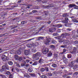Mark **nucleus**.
I'll use <instances>...</instances> for the list:
<instances>
[{"mask_svg":"<svg viewBox=\"0 0 78 78\" xmlns=\"http://www.w3.org/2000/svg\"><path fill=\"white\" fill-rule=\"evenodd\" d=\"M48 75L49 76H51L52 75V74L51 73H48Z\"/></svg>","mask_w":78,"mask_h":78,"instance_id":"46","label":"nucleus"},{"mask_svg":"<svg viewBox=\"0 0 78 78\" xmlns=\"http://www.w3.org/2000/svg\"><path fill=\"white\" fill-rule=\"evenodd\" d=\"M54 57H55V58H58V55L56 54H54Z\"/></svg>","mask_w":78,"mask_h":78,"instance_id":"43","label":"nucleus"},{"mask_svg":"<svg viewBox=\"0 0 78 78\" xmlns=\"http://www.w3.org/2000/svg\"><path fill=\"white\" fill-rule=\"evenodd\" d=\"M18 5H12L11 6V8L12 9L14 8H17V7H18Z\"/></svg>","mask_w":78,"mask_h":78,"instance_id":"36","label":"nucleus"},{"mask_svg":"<svg viewBox=\"0 0 78 78\" xmlns=\"http://www.w3.org/2000/svg\"><path fill=\"white\" fill-rule=\"evenodd\" d=\"M8 64L10 66H12V65L13 64V63L12 62V61H9L8 62Z\"/></svg>","mask_w":78,"mask_h":78,"instance_id":"31","label":"nucleus"},{"mask_svg":"<svg viewBox=\"0 0 78 78\" xmlns=\"http://www.w3.org/2000/svg\"><path fill=\"white\" fill-rule=\"evenodd\" d=\"M27 47H29V48H31L32 47V44H27Z\"/></svg>","mask_w":78,"mask_h":78,"instance_id":"29","label":"nucleus"},{"mask_svg":"<svg viewBox=\"0 0 78 78\" xmlns=\"http://www.w3.org/2000/svg\"><path fill=\"white\" fill-rule=\"evenodd\" d=\"M66 30H67V31H72V29H66Z\"/></svg>","mask_w":78,"mask_h":78,"instance_id":"56","label":"nucleus"},{"mask_svg":"<svg viewBox=\"0 0 78 78\" xmlns=\"http://www.w3.org/2000/svg\"><path fill=\"white\" fill-rule=\"evenodd\" d=\"M62 16L63 17H69V15L67 13L64 14L62 15Z\"/></svg>","mask_w":78,"mask_h":78,"instance_id":"21","label":"nucleus"},{"mask_svg":"<svg viewBox=\"0 0 78 78\" xmlns=\"http://www.w3.org/2000/svg\"><path fill=\"white\" fill-rule=\"evenodd\" d=\"M67 57L69 59H70L72 58V55L70 54H68Z\"/></svg>","mask_w":78,"mask_h":78,"instance_id":"24","label":"nucleus"},{"mask_svg":"<svg viewBox=\"0 0 78 78\" xmlns=\"http://www.w3.org/2000/svg\"><path fill=\"white\" fill-rule=\"evenodd\" d=\"M63 62H64V63H65V64H68L69 61L68 60V59L66 58L63 60Z\"/></svg>","mask_w":78,"mask_h":78,"instance_id":"18","label":"nucleus"},{"mask_svg":"<svg viewBox=\"0 0 78 78\" xmlns=\"http://www.w3.org/2000/svg\"><path fill=\"white\" fill-rule=\"evenodd\" d=\"M50 47L51 48H54L55 47L54 45H51L50 46Z\"/></svg>","mask_w":78,"mask_h":78,"instance_id":"50","label":"nucleus"},{"mask_svg":"<svg viewBox=\"0 0 78 78\" xmlns=\"http://www.w3.org/2000/svg\"><path fill=\"white\" fill-rule=\"evenodd\" d=\"M53 36H58V33L55 32L53 34Z\"/></svg>","mask_w":78,"mask_h":78,"instance_id":"35","label":"nucleus"},{"mask_svg":"<svg viewBox=\"0 0 78 78\" xmlns=\"http://www.w3.org/2000/svg\"><path fill=\"white\" fill-rule=\"evenodd\" d=\"M7 56H6L5 55H3L1 56V59L3 61H6L7 59Z\"/></svg>","mask_w":78,"mask_h":78,"instance_id":"7","label":"nucleus"},{"mask_svg":"<svg viewBox=\"0 0 78 78\" xmlns=\"http://www.w3.org/2000/svg\"><path fill=\"white\" fill-rule=\"evenodd\" d=\"M30 60L29 59H27L26 60V62H27V63H28V62H30Z\"/></svg>","mask_w":78,"mask_h":78,"instance_id":"61","label":"nucleus"},{"mask_svg":"<svg viewBox=\"0 0 78 78\" xmlns=\"http://www.w3.org/2000/svg\"><path fill=\"white\" fill-rule=\"evenodd\" d=\"M51 42L52 44H56V43H57L56 41V40L54 39L52 40Z\"/></svg>","mask_w":78,"mask_h":78,"instance_id":"22","label":"nucleus"},{"mask_svg":"<svg viewBox=\"0 0 78 78\" xmlns=\"http://www.w3.org/2000/svg\"><path fill=\"white\" fill-rule=\"evenodd\" d=\"M63 43V44H67V45H70L71 44L70 41L69 40H65Z\"/></svg>","mask_w":78,"mask_h":78,"instance_id":"9","label":"nucleus"},{"mask_svg":"<svg viewBox=\"0 0 78 78\" xmlns=\"http://www.w3.org/2000/svg\"><path fill=\"white\" fill-rule=\"evenodd\" d=\"M78 74V72H76L73 74V76L75 77H76L77 76V75Z\"/></svg>","mask_w":78,"mask_h":78,"instance_id":"30","label":"nucleus"},{"mask_svg":"<svg viewBox=\"0 0 78 78\" xmlns=\"http://www.w3.org/2000/svg\"><path fill=\"white\" fill-rule=\"evenodd\" d=\"M5 15H3L1 16V17H3V19L5 18Z\"/></svg>","mask_w":78,"mask_h":78,"instance_id":"64","label":"nucleus"},{"mask_svg":"<svg viewBox=\"0 0 78 78\" xmlns=\"http://www.w3.org/2000/svg\"><path fill=\"white\" fill-rule=\"evenodd\" d=\"M74 44H78V41H76L74 42Z\"/></svg>","mask_w":78,"mask_h":78,"instance_id":"60","label":"nucleus"},{"mask_svg":"<svg viewBox=\"0 0 78 78\" xmlns=\"http://www.w3.org/2000/svg\"><path fill=\"white\" fill-rule=\"evenodd\" d=\"M48 1H43L42 2V3H46Z\"/></svg>","mask_w":78,"mask_h":78,"instance_id":"62","label":"nucleus"},{"mask_svg":"<svg viewBox=\"0 0 78 78\" xmlns=\"http://www.w3.org/2000/svg\"><path fill=\"white\" fill-rule=\"evenodd\" d=\"M21 67H24V66H25V64L24 63L22 64H21Z\"/></svg>","mask_w":78,"mask_h":78,"instance_id":"58","label":"nucleus"},{"mask_svg":"<svg viewBox=\"0 0 78 78\" xmlns=\"http://www.w3.org/2000/svg\"><path fill=\"white\" fill-rule=\"evenodd\" d=\"M70 36V34L69 33H64L61 35V37H63L64 39H66L69 38Z\"/></svg>","mask_w":78,"mask_h":78,"instance_id":"3","label":"nucleus"},{"mask_svg":"<svg viewBox=\"0 0 78 78\" xmlns=\"http://www.w3.org/2000/svg\"><path fill=\"white\" fill-rule=\"evenodd\" d=\"M68 21H69V19H68V18H65V20L64 21L65 23H67L68 22Z\"/></svg>","mask_w":78,"mask_h":78,"instance_id":"33","label":"nucleus"},{"mask_svg":"<svg viewBox=\"0 0 78 78\" xmlns=\"http://www.w3.org/2000/svg\"><path fill=\"white\" fill-rule=\"evenodd\" d=\"M16 53L17 55H21V53H22V52L20 50H17L16 51Z\"/></svg>","mask_w":78,"mask_h":78,"instance_id":"17","label":"nucleus"},{"mask_svg":"<svg viewBox=\"0 0 78 78\" xmlns=\"http://www.w3.org/2000/svg\"><path fill=\"white\" fill-rule=\"evenodd\" d=\"M58 39H59L58 41L59 42L61 43V42H64V41H65V39H64V38L61 37H57Z\"/></svg>","mask_w":78,"mask_h":78,"instance_id":"5","label":"nucleus"},{"mask_svg":"<svg viewBox=\"0 0 78 78\" xmlns=\"http://www.w3.org/2000/svg\"><path fill=\"white\" fill-rule=\"evenodd\" d=\"M28 70L29 72H33V69H28Z\"/></svg>","mask_w":78,"mask_h":78,"instance_id":"42","label":"nucleus"},{"mask_svg":"<svg viewBox=\"0 0 78 78\" xmlns=\"http://www.w3.org/2000/svg\"><path fill=\"white\" fill-rule=\"evenodd\" d=\"M61 47L62 48H67V45H62L61 46Z\"/></svg>","mask_w":78,"mask_h":78,"instance_id":"38","label":"nucleus"},{"mask_svg":"<svg viewBox=\"0 0 78 78\" xmlns=\"http://www.w3.org/2000/svg\"><path fill=\"white\" fill-rule=\"evenodd\" d=\"M42 38V37H38L37 39L38 41H40V40H41Z\"/></svg>","mask_w":78,"mask_h":78,"instance_id":"41","label":"nucleus"},{"mask_svg":"<svg viewBox=\"0 0 78 78\" xmlns=\"http://www.w3.org/2000/svg\"><path fill=\"white\" fill-rule=\"evenodd\" d=\"M37 64V62H34L33 64L32 65L33 66H36Z\"/></svg>","mask_w":78,"mask_h":78,"instance_id":"51","label":"nucleus"},{"mask_svg":"<svg viewBox=\"0 0 78 78\" xmlns=\"http://www.w3.org/2000/svg\"><path fill=\"white\" fill-rule=\"evenodd\" d=\"M37 12V11L36 10H34L32 11V12L33 13H35V12Z\"/></svg>","mask_w":78,"mask_h":78,"instance_id":"53","label":"nucleus"},{"mask_svg":"<svg viewBox=\"0 0 78 78\" xmlns=\"http://www.w3.org/2000/svg\"><path fill=\"white\" fill-rule=\"evenodd\" d=\"M53 55V54L51 52H50L48 53V57H50V56H51Z\"/></svg>","mask_w":78,"mask_h":78,"instance_id":"23","label":"nucleus"},{"mask_svg":"<svg viewBox=\"0 0 78 78\" xmlns=\"http://www.w3.org/2000/svg\"><path fill=\"white\" fill-rule=\"evenodd\" d=\"M21 24L22 25H23V24H25V21H23L21 22Z\"/></svg>","mask_w":78,"mask_h":78,"instance_id":"63","label":"nucleus"},{"mask_svg":"<svg viewBox=\"0 0 78 78\" xmlns=\"http://www.w3.org/2000/svg\"><path fill=\"white\" fill-rule=\"evenodd\" d=\"M12 76V74H10L9 76V78H13Z\"/></svg>","mask_w":78,"mask_h":78,"instance_id":"57","label":"nucleus"},{"mask_svg":"<svg viewBox=\"0 0 78 78\" xmlns=\"http://www.w3.org/2000/svg\"><path fill=\"white\" fill-rule=\"evenodd\" d=\"M43 16H47L48 14V12L47 11H44L43 12Z\"/></svg>","mask_w":78,"mask_h":78,"instance_id":"15","label":"nucleus"},{"mask_svg":"<svg viewBox=\"0 0 78 78\" xmlns=\"http://www.w3.org/2000/svg\"><path fill=\"white\" fill-rule=\"evenodd\" d=\"M77 50L76 48L74 47L73 48V51L71 52V53L72 54H75L76 53V51Z\"/></svg>","mask_w":78,"mask_h":78,"instance_id":"10","label":"nucleus"},{"mask_svg":"<svg viewBox=\"0 0 78 78\" xmlns=\"http://www.w3.org/2000/svg\"><path fill=\"white\" fill-rule=\"evenodd\" d=\"M35 55L37 56H39V57H41V56H42V54H41V53L38 52L35 54Z\"/></svg>","mask_w":78,"mask_h":78,"instance_id":"13","label":"nucleus"},{"mask_svg":"<svg viewBox=\"0 0 78 78\" xmlns=\"http://www.w3.org/2000/svg\"><path fill=\"white\" fill-rule=\"evenodd\" d=\"M30 75L31 76H32L33 77L36 76V74H35L34 73H31L30 74Z\"/></svg>","mask_w":78,"mask_h":78,"instance_id":"37","label":"nucleus"},{"mask_svg":"<svg viewBox=\"0 0 78 78\" xmlns=\"http://www.w3.org/2000/svg\"><path fill=\"white\" fill-rule=\"evenodd\" d=\"M0 76H2V78H6V76H5V75L0 74Z\"/></svg>","mask_w":78,"mask_h":78,"instance_id":"47","label":"nucleus"},{"mask_svg":"<svg viewBox=\"0 0 78 78\" xmlns=\"http://www.w3.org/2000/svg\"><path fill=\"white\" fill-rule=\"evenodd\" d=\"M62 27V25L61 24H58L56 25V27L57 28H60L61 27Z\"/></svg>","mask_w":78,"mask_h":78,"instance_id":"25","label":"nucleus"},{"mask_svg":"<svg viewBox=\"0 0 78 78\" xmlns=\"http://www.w3.org/2000/svg\"><path fill=\"white\" fill-rule=\"evenodd\" d=\"M6 75H10V74H11V73L9 71H8L6 72Z\"/></svg>","mask_w":78,"mask_h":78,"instance_id":"48","label":"nucleus"},{"mask_svg":"<svg viewBox=\"0 0 78 78\" xmlns=\"http://www.w3.org/2000/svg\"><path fill=\"white\" fill-rule=\"evenodd\" d=\"M52 66L53 68H55V67H57V65L56 64H52Z\"/></svg>","mask_w":78,"mask_h":78,"instance_id":"26","label":"nucleus"},{"mask_svg":"<svg viewBox=\"0 0 78 78\" xmlns=\"http://www.w3.org/2000/svg\"><path fill=\"white\" fill-rule=\"evenodd\" d=\"M49 49L48 48H45L42 50V53L44 55H46L48 52Z\"/></svg>","mask_w":78,"mask_h":78,"instance_id":"6","label":"nucleus"},{"mask_svg":"<svg viewBox=\"0 0 78 78\" xmlns=\"http://www.w3.org/2000/svg\"><path fill=\"white\" fill-rule=\"evenodd\" d=\"M56 30V27H52L49 28V31L50 33H52V32H55Z\"/></svg>","mask_w":78,"mask_h":78,"instance_id":"8","label":"nucleus"},{"mask_svg":"<svg viewBox=\"0 0 78 78\" xmlns=\"http://www.w3.org/2000/svg\"><path fill=\"white\" fill-rule=\"evenodd\" d=\"M40 70L41 72H44L45 71V69H41Z\"/></svg>","mask_w":78,"mask_h":78,"instance_id":"52","label":"nucleus"},{"mask_svg":"<svg viewBox=\"0 0 78 78\" xmlns=\"http://www.w3.org/2000/svg\"><path fill=\"white\" fill-rule=\"evenodd\" d=\"M51 40V38L50 37H46V39L44 41V44H45L46 45H48Z\"/></svg>","mask_w":78,"mask_h":78,"instance_id":"2","label":"nucleus"},{"mask_svg":"<svg viewBox=\"0 0 78 78\" xmlns=\"http://www.w3.org/2000/svg\"><path fill=\"white\" fill-rule=\"evenodd\" d=\"M66 76H67V75L66 74H65L62 76V77H64V78H66Z\"/></svg>","mask_w":78,"mask_h":78,"instance_id":"59","label":"nucleus"},{"mask_svg":"<svg viewBox=\"0 0 78 78\" xmlns=\"http://www.w3.org/2000/svg\"><path fill=\"white\" fill-rule=\"evenodd\" d=\"M70 62L68 65L69 67H73V69H77L78 68V65L76 64V65H73L76 62V61L75 60L70 59Z\"/></svg>","mask_w":78,"mask_h":78,"instance_id":"1","label":"nucleus"},{"mask_svg":"<svg viewBox=\"0 0 78 78\" xmlns=\"http://www.w3.org/2000/svg\"><path fill=\"white\" fill-rule=\"evenodd\" d=\"M55 6L56 5H55L53 4L49 5V7H51V8H53V7H55Z\"/></svg>","mask_w":78,"mask_h":78,"instance_id":"28","label":"nucleus"},{"mask_svg":"<svg viewBox=\"0 0 78 78\" xmlns=\"http://www.w3.org/2000/svg\"><path fill=\"white\" fill-rule=\"evenodd\" d=\"M73 22H75L76 23H78V21L76 20V19H74L73 20Z\"/></svg>","mask_w":78,"mask_h":78,"instance_id":"34","label":"nucleus"},{"mask_svg":"<svg viewBox=\"0 0 78 78\" xmlns=\"http://www.w3.org/2000/svg\"><path fill=\"white\" fill-rule=\"evenodd\" d=\"M68 7L70 9V8H74V9H78V6L77 5H76L75 4H69Z\"/></svg>","mask_w":78,"mask_h":78,"instance_id":"4","label":"nucleus"},{"mask_svg":"<svg viewBox=\"0 0 78 78\" xmlns=\"http://www.w3.org/2000/svg\"><path fill=\"white\" fill-rule=\"evenodd\" d=\"M2 68V69H9V67L8 66H3Z\"/></svg>","mask_w":78,"mask_h":78,"instance_id":"19","label":"nucleus"},{"mask_svg":"<svg viewBox=\"0 0 78 78\" xmlns=\"http://www.w3.org/2000/svg\"><path fill=\"white\" fill-rule=\"evenodd\" d=\"M71 26L72 24L71 23H67L65 24V27H69V28H71Z\"/></svg>","mask_w":78,"mask_h":78,"instance_id":"11","label":"nucleus"},{"mask_svg":"<svg viewBox=\"0 0 78 78\" xmlns=\"http://www.w3.org/2000/svg\"><path fill=\"white\" fill-rule=\"evenodd\" d=\"M67 74L68 75H72V74H73V73H67Z\"/></svg>","mask_w":78,"mask_h":78,"instance_id":"44","label":"nucleus"},{"mask_svg":"<svg viewBox=\"0 0 78 78\" xmlns=\"http://www.w3.org/2000/svg\"><path fill=\"white\" fill-rule=\"evenodd\" d=\"M0 71L1 72H6V69H0Z\"/></svg>","mask_w":78,"mask_h":78,"instance_id":"27","label":"nucleus"},{"mask_svg":"<svg viewBox=\"0 0 78 78\" xmlns=\"http://www.w3.org/2000/svg\"><path fill=\"white\" fill-rule=\"evenodd\" d=\"M45 28H44V26H43L41 27L40 29H39V31H40L41 30H44Z\"/></svg>","mask_w":78,"mask_h":78,"instance_id":"32","label":"nucleus"},{"mask_svg":"<svg viewBox=\"0 0 78 78\" xmlns=\"http://www.w3.org/2000/svg\"><path fill=\"white\" fill-rule=\"evenodd\" d=\"M5 41V39L2 40L0 41V43H3V42H4V41Z\"/></svg>","mask_w":78,"mask_h":78,"instance_id":"49","label":"nucleus"},{"mask_svg":"<svg viewBox=\"0 0 78 78\" xmlns=\"http://www.w3.org/2000/svg\"><path fill=\"white\" fill-rule=\"evenodd\" d=\"M24 55L26 56H28L29 55V51L27 50H25L24 52Z\"/></svg>","mask_w":78,"mask_h":78,"instance_id":"12","label":"nucleus"},{"mask_svg":"<svg viewBox=\"0 0 78 78\" xmlns=\"http://www.w3.org/2000/svg\"><path fill=\"white\" fill-rule=\"evenodd\" d=\"M66 66L62 65V66L61 67L62 69H65V68H66Z\"/></svg>","mask_w":78,"mask_h":78,"instance_id":"45","label":"nucleus"},{"mask_svg":"<svg viewBox=\"0 0 78 78\" xmlns=\"http://www.w3.org/2000/svg\"><path fill=\"white\" fill-rule=\"evenodd\" d=\"M17 27V26H15L14 27H13L11 28L12 30H13V29H14L15 28H16Z\"/></svg>","mask_w":78,"mask_h":78,"instance_id":"54","label":"nucleus"},{"mask_svg":"<svg viewBox=\"0 0 78 78\" xmlns=\"http://www.w3.org/2000/svg\"><path fill=\"white\" fill-rule=\"evenodd\" d=\"M24 76L25 77H27V78H29L30 77V76H29V75L27 73H25V74H24Z\"/></svg>","mask_w":78,"mask_h":78,"instance_id":"20","label":"nucleus"},{"mask_svg":"<svg viewBox=\"0 0 78 78\" xmlns=\"http://www.w3.org/2000/svg\"><path fill=\"white\" fill-rule=\"evenodd\" d=\"M44 60L42 59V58H41L38 61V62L40 64H42V63H44Z\"/></svg>","mask_w":78,"mask_h":78,"instance_id":"14","label":"nucleus"},{"mask_svg":"<svg viewBox=\"0 0 78 78\" xmlns=\"http://www.w3.org/2000/svg\"><path fill=\"white\" fill-rule=\"evenodd\" d=\"M31 51L32 53H36L37 51V50L35 48H33L31 49Z\"/></svg>","mask_w":78,"mask_h":78,"instance_id":"16","label":"nucleus"},{"mask_svg":"<svg viewBox=\"0 0 78 78\" xmlns=\"http://www.w3.org/2000/svg\"><path fill=\"white\" fill-rule=\"evenodd\" d=\"M42 78H48V77L46 76L45 75H43L41 76Z\"/></svg>","mask_w":78,"mask_h":78,"instance_id":"39","label":"nucleus"},{"mask_svg":"<svg viewBox=\"0 0 78 78\" xmlns=\"http://www.w3.org/2000/svg\"><path fill=\"white\" fill-rule=\"evenodd\" d=\"M22 59H23V58L22 57H20L19 59V61L20 62L21 61H22Z\"/></svg>","mask_w":78,"mask_h":78,"instance_id":"55","label":"nucleus"},{"mask_svg":"<svg viewBox=\"0 0 78 78\" xmlns=\"http://www.w3.org/2000/svg\"><path fill=\"white\" fill-rule=\"evenodd\" d=\"M66 51H67L66 49H64L63 50V51L61 53V54H64V53H65V52H66Z\"/></svg>","mask_w":78,"mask_h":78,"instance_id":"40","label":"nucleus"}]
</instances>
